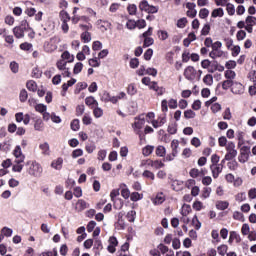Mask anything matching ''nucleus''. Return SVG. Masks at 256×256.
<instances>
[{"label":"nucleus","mask_w":256,"mask_h":256,"mask_svg":"<svg viewBox=\"0 0 256 256\" xmlns=\"http://www.w3.org/2000/svg\"><path fill=\"white\" fill-rule=\"evenodd\" d=\"M26 167H28L27 173L31 177H35L36 179H39V178L42 177V175H43V166H41L39 164V162H37L35 160L28 161V162H26Z\"/></svg>","instance_id":"1"},{"label":"nucleus","mask_w":256,"mask_h":256,"mask_svg":"<svg viewBox=\"0 0 256 256\" xmlns=\"http://www.w3.org/2000/svg\"><path fill=\"white\" fill-rule=\"evenodd\" d=\"M136 121L134 124H132V129L134 130V133L139 136L140 141H143L145 138V135H143V132L141 129L145 126V117L143 115H140L138 118H135Z\"/></svg>","instance_id":"2"},{"label":"nucleus","mask_w":256,"mask_h":256,"mask_svg":"<svg viewBox=\"0 0 256 256\" xmlns=\"http://www.w3.org/2000/svg\"><path fill=\"white\" fill-rule=\"evenodd\" d=\"M27 29H29V22H27V20H22L19 26L13 28V33L16 39H23Z\"/></svg>","instance_id":"3"},{"label":"nucleus","mask_w":256,"mask_h":256,"mask_svg":"<svg viewBox=\"0 0 256 256\" xmlns=\"http://www.w3.org/2000/svg\"><path fill=\"white\" fill-rule=\"evenodd\" d=\"M225 159L228 161H233L237 157V149H235V144L233 142H228L226 145Z\"/></svg>","instance_id":"4"},{"label":"nucleus","mask_w":256,"mask_h":256,"mask_svg":"<svg viewBox=\"0 0 256 256\" xmlns=\"http://www.w3.org/2000/svg\"><path fill=\"white\" fill-rule=\"evenodd\" d=\"M249 155H251V147L243 146L240 149V155L238 156V161L240 163H247V161H249Z\"/></svg>","instance_id":"5"},{"label":"nucleus","mask_w":256,"mask_h":256,"mask_svg":"<svg viewBox=\"0 0 256 256\" xmlns=\"http://www.w3.org/2000/svg\"><path fill=\"white\" fill-rule=\"evenodd\" d=\"M196 75H197V70H195L193 66H188L184 70V77H186L188 81H195Z\"/></svg>","instance_id":"6"},{"label":"nucleus","mask_w":256,"mask_h":256,"mask_svg":"<svg viewBox=\"0 0 256 256\" xmlns=\"http://www.w3.org/2000/svg\"><path fill=\"white\" fill-rule=\"evenodd\" d=\"M245 29L248 33H253V27L256 25V17L254 16H247L245 19Z\"/></svg>","instance_id":"7"},{"label":"nucleus","mask_w":256,"mask_h":256,"mask_svg":"<svg viewBox=\"0 0 256 256\" xmlns=\"http://www.w3.org/2000/svg\"><path fill=\"white\" fill-rule=\"evenodd\" d=\"M13 155L16 158L15 163H23L25 161V155H23V151H21V146H16Z\"/></svg>","instance_id":"8"},{"label":"nucleus","mask_w":256,"mask_h":256,"mask_svg":"<svg viewBox=\"0 0 256 256\" xmlns=\"http://www.w3.org/2000/svg\"><path fill=\"white\" fill-rule=\"evenodd\" d=\"M210 171L212 173V177L217 179L221 173H223V165H210Z\"/></svg>","instance_id":"9"},{"label":"nucleus","mask_w":256,"mask_h":256,"mask_svg":"<svg viewBox=\"0 0 256 256\" xmlns=\"http://www.w3.org/2000/svg\"><path fill=\"white\" fill-rule=\"evenodd\" d=\"M167 123V116L163 114L157 120L152 121V126L154 129H158V127H163Z\"/></svg>","instance_id":"10"},{"label":"nucleus","mask_w":256,"mask_h":256,"mask_svg":"<svg viewBox=\"0 0 256 256\" xmlns=\"http://www.w3.org/2000/svg\"><path fill=\"white\" fill-rule=\"evenodd\" d=\"M231 91L234 93V95H241V93H243V84L234 81Z\"/></svg>","instance_id":"11"},{"label":"nucleus","mask_w":256,"mask_h":256,"mask_svg":"<svg viewBox=\"0 0 256 256\" xmlns=\"http://www.w3.org/2000/svg\"><path fill=\"white\" fill-rule=\"evenodd\" d=\"M51 167L56 171H61V169H63V158L59 157L56 160H53L51 163Z\"/></svg>","instance_id":"12"},{"label":"nucleus","mask_w":256,"mask_h":256,"mask_svg":"<svg viewBox=\"0 0 256 256\" xmlns=\"http://www.w3.org/2000/svg\"><path fill=\"white\" fill-rule=\"evenodd\" d=\"M233 241H236V243H241V236L236 231H231L228 243L231 245Z\"/></svg>","instance_id":"13"},{"label":"nucleus","mask_w":256,"mask_h":256,"mask_svg":"<svg viewBox=\"0 0 256 256\" xmlns=\"http://www.w3.org/2000/svg\"><path fill=\"white\" fill-rule=\"evenodd\" d=\"M62 60L65 61L67 63H73V61H75V56L71 55V53H69V51H64L61 55Z\"/></svg>","instance_id":"14"},{"label":"nucleus","mask_w":256,"mask_h":256,"mask_svg":"<svg viewBox=\"0 0 256 256\" xmlns=\"http://www.w3.org/2000/svg\"><path fill=\"white\" fill-rule=\"evenodd\" d=\"M59 17L62 23H69V21H71V16H69V13L65 10L60 11Z\"/></svg>","instance_id":"15"},{"label":"nucleus","mask_w":256,"mask_h":256,"mask_svg":"<svg viewBox=\"0 0 256 256\" xmlns=\"http://www.w3.org/2000/svg\"><path fill=\"white\" fill-rule=\"evenodd\" d=\"M93 57L94 58L89 59L88 65H90V67H101V61H99V58L95 56V53H93Z\"/></svg>","instance_id":"16"},{"label":"nucleus","mask_w":256,"mask_h":256,"mask_svg":"<svg viewBox=\"0 0 256 256\" xmlns=\"http://www.w3.org/2000/svg\"><path fill=\"white\" fill-rule=\"evenodd\" d=\"M85 104L88 105V107H98L99 102H97V100H95V97L90 96V97H86L85 99Z\"/></svg>","instance_id":"17"},{"label":"nucleus","mask_w":256,"mask_h":256,"mask_svg":"<svg viewBox=\"0 0 256 256\" xmlns=\"http://www.w3.org/2000/svg\"><path fill=\"white\" fill-rule=\"evenodd\" d=\"M165 202V196H163V193L157 194L156 197L152 200V203L154 205H161Z\"/></svg>","instance_id":"18"},{"label":"nucleus","mask_w":256,"mask_h":256,"mask_svg":"<svg viewBox=\"0 0 256 256\" xmlns=\"http://www.w3.org/2000/svg\"><path fill=\"white\" fill-rule=\"evenodd\" d=\"M229 208V202L227 201H218L216 203V209H218L219 211H225V209Z\"/></svg>","instance_id":"19"},{"label":"nucleus","mask_w":256,"mask_h":256,"mask_svg":"<svg viewBox=\"0 0 256 256\" xmlns=\"http://www.w3.org/2000/svg\"><path fill=\"white\" fill-rule=\"evenodd\" d=\"M26 87L28 91H32L33 93H35V91H37V82L30 80L26 83Z\"/></svg>","instance_id":"20"},{"label":"nucleus","mask_w":256,"mask_h":256,"mask_svg":"<svg viewBox=\"0 0 256 256\" xmlns=\"http://www.w3.org/2000/svg\"><path fill=\"white\" fill-rule=\"evenodd\" d=\"M224 54V52L220 49V50H213L209 53V57H211V59H217L219 57H221Z\"/></svg>","instance_id":"21"},{"label":"nucleus","mask_w":256,"mask_h":256,"mask_svg":"<svg viewBox=\"0 0 256 256\" xmlns=\"http://www.w3.org/2000/svg\"><path fill=\"white\" fill-rule=\"evenodd\" d=\"M151 5H149V2L147 0H142L140 3H139V9L140 11H145V13H147V11H149V7Z\"/></svg>","instance_id":"22"},{"label":"nucleus","mask_w":256,"mask_h":256,"mask_svg":"<svg viewBox=\"0 0 256 256\" xmlns=\"http://www.w3.org/2000/svg\"><path fill=\"white\" fill-rule=\"evenodd\" d=\"M224 77L227 80L233 81V79H235V77H237V74L233 70H226L224 73Z\"/></svg>","instance_id":"23"},{"label":"nucleus","mask_w":256,"mask_h":256,"mask_svg":"<svg viewBox=\"0 0 256 256\" xmlns=\"http://www.w3.org/2000/svg\"><path fill=\"white\" fill-rule=\"evenodd\" d=\"M224 15H225V12L223 11V8L214 9L211 13V16L214 18L223 17Z\"/></svg>","instance_id":"24"},{"label":"nucleus","mask_w":256,"mask_h":256,"mask_svg":"<svg viewBox=\"0 0 256 256\" xmlns=\"http://www.w3.org/2000/svg\"><path fill=\"white\" fill-rule=\"evenodd\" d=\"M189 213H191V205L189 204H184L182 206V210H181V215L183 217H187V215H189Z\"/></svg>","instance_id":"25"},{"label":"nucleus","mask_w":256,"mask_h":256,"mask_svg":"<svg viewBox=\"0 0 256 256\" xmlns=\"http://www.w3.org/2000/svg\"><path fill=\"white\" fill-rule=\"evenodd\" d=\"M228 249H229V246H227L225 244H222V245L218 246V248H217L218 253L221 256H225L227 254Z\"/></svg>","instance_id":"26"},{"label":"nucleus","mask_w":256,"mask_h":256,"mask_svg":"<svg viewBox=\"0 0 256 256\" xmlns=\"http://www.w3.org/2000/svg\"><path fill=\"white\" fill-rule=\"evenodd\" d=\"M154 149L155 148L151 145H148V146L144 147L143 150H142V153H143L144 157H149V155H151V153H153Z\"/></svg>","instance_id":"27"},{"label":"nucleus","mask_w":256,"mask_h":256,"mask_svg":"<svg viewBox=\"0 0 256 256\" xmlns=\"http://www.w3.org/2000/svg\"><path fill=\"white\" fill-rule=\"evenodd\" d=\"M142 177H144L145 179H150L151 181H155V174L149 170H145L142 173Z\"/></svg>","instance_id":"28"},{"label":"nucleus","mask_w":256,"mask_h":256,"mask_svg":"<svg viewBox=\"0 0 256 256\" xmlns=\"http://www.w3.org/2000/svg\"><path fill=\"white\" fill-rule=\"evenodd\" d=\"M39 149H41L42 155H49V143L40 144Z\"/></svg>","instance_id":"29"},{"label":"nucleus","mask_w":256,"mask_h":256,"mask_svg":"<svg viewBox=\"0 0 256 256\" xmlns=\"http://www.w3.org/2000/svg\"><path fill=\"white\" fill-rule=\"evenodd\" d=\"M56 67H57V69H59V71H65V69H67V61L59 60L56 63Z\"/></svg>","instance_id":"30"},{"label":"nucleus","mask_w":256,"mask_h":256,"mask_svg":"<svg viewBox=\"0 0 256 256\" xmlns=\"http://www.w3.org/2000/svg\"><path fill=\"white\" fill-rule=\"evenodd\" d=\"M227 167L228 169H230V171H237V167H239V163H237V160H232L227 163Z\"/></svg>","instance_id":"31"},{"label":"nucleus","mask_w":256,"mask_h":256,"mask_svg":"<svg viewBox=\"0 0 256 256\" xmlns=\"http://www.w3.org/2000/svg\"><path fill=\"white\" fill-rule=\"evenodd\" d=\"M77 205H78L80 211H85V209H89V205L83 199L78 200Z\"/></svg>","instance_id":"32"},{"label":"nucleus","mask_w":256,"mask_h":256,"mask_svg":"<svg viewBox=\"0 0 256 256\" xmlns=\"http://www.w3.org/2000/svg\"><path fill=\"white\" fill-rule=\"evenodd\" d=\"M166 153H167V150L164 148V146H158L156 148L157 157H165Z\"/></svg>","instance_id":"33"},{"label":"nucleus","mask_w":256,"mask_h":256,"mask_svg":"<svg viewBox=\"0 0 256 256\" xmlns=\"http://www.w3.org/2000/svg\"><path fill=\"white\" fill-rule=\"evenodd\" d=\"M81 39L84 43H90L91 42V33L88 31H85L81 34Z\"/></svg>","instance_id":"34"},{"label":"nucleus","mask_w":256,"mask_h":256,"mask_svg":"<svg viewBox=\"0 0 256 256\" xmlns=\"http://www.w3.org/2000/svg\"><path fill=\"white\" fill-rule=\"evenodd\" d=\"M233 80H225L222 82V89H224V91H227L228 89H231V87H233Z\"/></svg>","instance_id":"35"},{"label":"nucleus","mask_w":256,"mask_h":256,"mask_svg":"<svg viewBox=\"0 0 256 256\" xmlns=\"http://www.w3.org/2000/svg\"><path fill=\"white\" fill-rule=\"evenodd\" d=\"M155 43V40L151 37H144V43H143V47L147 48V47H151V45H153Z\"/></svg>","instance_id":"36"},{"label":"nucleus","mask_w":256,"mask_h":256,"mask_svg":"<svg viewBox=\"0 0 256 256\" xmlns=\"http://www.w3.org/2000/svg\"><path fill=\"white\" fill-rule=\"evenodd\" d=\"M127 93L128 95H131V97H133V95H137V88L135 87V84L128 85Z\"/></svg>","instance_id":"37"},{"label":"nucleus","mask_w":256,"mask_h":256,"mask_svg":"<svg viewBox=\"0 0 256 256\" xmlns=\"http://www.w3.org/2000/svg\"><path fill=\"white\" fill-rule=\"evenodd\" d=\"M189 175L192 177V179H197V177L201 176V171L199 169L192 168L189 172Z\"/></svg>","instance_id":"38"},{"label":"nucleus","mask_w":256,"mask_h":256,"mask_svg":"<svg viewBox=\"0 0 256 256\" xmlns=\"http://www.w3.org/2000/svg\"><path fill=\"white\" fill-rule=\"evenodd\" d=\"M81 71H83V63L78 62L74 66L73 73H74V75H79V73H81Z\"/></svg>","instance_id":"39"},{"label":"nucleus","mask_w":256,"mask_h":256,"mask_svg":"<svg viewBox=\"0 0 256 256\" xmlns=\"http://www.w3.org/2000/svg\"><path fill=\"white\" fill-rule=\"evenodd\" d=\"M1 233L4 237H11V235H13V229L9 227H3Z\"/></svg>","instance_id":"40"},{"label":"nucleus","mask_w":256,"mask_h":256,"mask_svg":"<svg viewBox=\"0 0 256 256\" xmlns=\"http://www.w3.org/2000/svg\"><path fill=\"white\" fill-rule=\"evenodd\" d=\"M135 215H137V212H135V210H131L127 213L126 218L128 219L129 223L135 222Z\"/></svg>","instance_id":"41"},{"label":"nucleus","mask_w":256,"mask_h":256,"mask_svg":"<svg viewBox=\"0 0 256 256\" xmlns=\"http://www.w3.org/2000/svg\"><path fill=\"white\" fill-rule=\"evenodd\" d=\"M21 163L23 162H16V164L13 165L12 171H14V173H21V171H23V164Z\"/></svg>","instance_id":"42"},{"label":"nucleus","mask_w":256,"mask_h":256,"mask_svg":"<svg viewBox=\"0 0 256 256\" xmlns=\"http://www.w3.org/2000/svg\"><path fill=\"white\" fill-rule=\"evenodd\" d=\"M127 11L129 15H137V5L129 4L127 7Z\"/></svg>","instance_id":"43"},{"label":"nucleus","mask_w":256,"mask_h":256,"mask_svg":"<svg viewBox=\"0 0 256 256\" xmlns=\"http://www.w3.org/2000/svg\"><path fill=\"white\" fill-rule=\"evenodd\" d=\"M197 114H195V111L189 109L184 112L185 119H195Z\"/></svg>","instance_id":"44"},{"label":"nucleus","mask_w":256,"mask_h":256,"mask_svg":"<svg viewBox=\"0 0 256 256\" xmlns=\"http://www.w3.org/2000/svg\"><path fill=\"white\" fill-rule=\"evenodd\" d=\"M203 83L208 86L213 85V75L207 74L206 76H204Z\"/></svg>","instance_id":"45"},{"label":"nucleus","mask_w":256,"mask_h":256,"mask_svg":"<svg viewBox=\"0 0 256 256\" xmlns=\"http://www.w3.org/2000/svg\"><path fill=\"white\" fill-rule=\"evenodd\" d=\"M34 109H35V111H37V113L43 114L45 111H47V105L37 104V105H35Z\"/></svg>","instance_id":"46"},{"label":"nucleus","mask_w":256,"mask_h":256,"mask_svg":"<svg viewBox=\"0 0 256 256\" xmlns=\"http://www.w3.org/2000/svg\"><path fill=\"white\" fill-rule=\"evenodd\" d=\"M29 97V94L27 93V90L23 89L20 91L19 99L21 103H25L27 101V98Z\"/></svg>","instance_id":"47"},{"label":"nucleus","mask_w":256,"mask_h":256,"mask_svg":"<svg viewBox=\"0 0 256 256\" xmlns=\"http://www.w3.org/2000/svg\"><path fill=\"white\" fill-rule=\"evenodd\" d=\"M199 17H200V19H207L209 17V9L202 8L199 11Z\"/></svg>","instance_id":"48"},{"label":"nucleus","mask_w":256,"mask_h":256,"mask_svg":"<svg viewBox=\"0 0 256 256\" xmlns=\"http://www.w3.org/2000/svg\"><path fill=\"white\" fill-rule=\"evenodd\" d=\"M130 199L131 201L137 202L141 201V199H143V196H141L139 192H133L132 194H130Z\"/></svg>","instance_id":"49"},{"label":"nucleus","mask_w":256,"mask_h":256,"mask_svg":"<svg viewBox=\"0 0 256 256\" xmlns=\"http://www.w3.org/2000/svg\"><path fill=\"white\" fill-rule=\"evenodd\" d=\"M93 51H101L103 49V43L101 41H94L92 44Z\"/></svg>","instance_id":"50"},{"label":"nucleus","mask_w":256,"mask_h":256,"mask_svg":"<svg viewBox=\"0 0 256 256\" xmlns=\"http://www.w3.org/2000/svg\"><path fill=\"white\" fill-rule=\"evenodd\" d=\"M226 11H227L228 15H235V5H233L231 3H227Z\"/></svg>","instance_id":"51"},{"label":"nucleus","mask_w":256,"mask_h":256,"mask_svg":"<svg viewBox=\"0 0 256 256\" xmlns=\"http://www.w3.org/2000/svg\"><path fill=\"white\" fill-rule=\"evenodd\" d=\"M126 27L130 31H133V29H135L137 27V21H135V20H128L127 23H126Z\"/></svg>","instance_id":"52"},{"label":"nucleus","mask_w":256,"mask_h":256,"mask_svg":"<svg viewBox=\"0 0 256 256\" xmlns=\"http://www.w3.org/2000/svg\"><path fill=\"white\" fill-rule=\"evenodd\" d=\"M186 25H187V18H180L177 21V27L179 29H185Z\"/></svg>","instance_id":"53"},{"label":"nucleus","mask_w":256,"mask_h":256,"mask_svg":"<svg viewBox=\"0 0 256 256\" xmlns=\"http://www.w3.org/2000/svg\"><path fill=\"white\" fill-rule=\"evenodd\" d=\"M77 157H83V149L78 148V149L73 150L72 158L77 159Z\"/></svg>","instance_id":"54"},{"label":"nucleus","mask_w":256,"mask_h":256,"mask_svg":"<svg viewBox=\"0 0 256 256\" xmlns=\"http://www.w3.org/2000/svg\"><path fill=\"white\" fill-rule=\"evenodd\" d=\"M41 75H43V72H41L39 68H33L32 77H34V79H41Z\"/></svg>","instance_id":"55"},{"label":"nucleus","mask_w":256,"mask_h":256,"mask_svg":"<svg viewBox=\"0 0 256 256\" xmlns=\"http://www.w3.org/2000/svg\"><path fill=\"white\" fill-rule=\"evenodd\" d=\"M242 235H249L251 233V228L249 227V224H243L241 228Z\"/></svg>","instance_id":"56"},{"label":"nucleus","mask_w":256,"mask_h":256,"mask_svg":"<svg viewBox=\"0 0 256 256\" xmlns=\"http://www.w3.org/2000/svg\"><path fill=\"white\" fill-rule=\"evenodd\" d=\"M93 113H94V117H96V119L103 117V109H101L99 107L94 108Z\"/></svg>","instance_id":"57"},{"label":"nucleus","mask_w":256,"mask_h":256,"mask_svg":"<svg viewBox=\"0 0 256 256\" xmlns=\"http://www.w3.org/2000/svg\"><path fill=\"white\" fill-rule=\"evenodd\" d=\"M225 67L228 70L235 69V67H237V62H235V60L227 61Z\"/></svg>","instance_id":"58"},{"label":"nucleus","mask_w":256,"mask_h":256,"mask_svg":"<svg viewBox=\"0 0 256 256\" xmlns=\"http://www.w3.org/2000/svg\"><path fill=\"white\" fill-rule=\"evenodd\" d=\"M151 57H153V49L149 48L144 53V59H145V61H151Z\"/></svg>","instance_id":"59"},{"label":"nucleus","mask_w":256,"mask_h":256,"mask_svg":"<svg viewBox=\"0 0 256 256\" xmlns=\"http://www.w3.org/2000/svg\"><path fill=\"white\" fill-rule=\"evenodd\" d=\"M130 67H131V69H137V67H139V59L138 58H132L130 60Z\"/></svg>","instance_id":"60"},{"label":"nucleus","mask_w":256,"mask_h":256,"mask_svg":"<svg viewBox=\"0 0 256 256\" xmlns=\"http://www.w3.org/2000/svg\"><path fill=\"white\" fill-rule=\"evenodd\" d=\"M121 196L124 198V199H129L131 197V192L127 189V188H123L121 190Z\"/></svg>","instance_id":"61"},{"label":"nucleus","mask_w":256,"mask_h":256,"mask_svg":"<svg viewBox=\"0 0 256 256\" xmlns=\"http://www.w3.org/2000/svg\"><path fill=\"white\" fill-rule=\"evenodd\" d=\"M35 131H43V121L37 120L34 124Z\"/></svg>","instance_id":"62"},{"label":"nucleus","mask_w":256,"mask_h":256,"mask_svg":"<svg viewBox=\"0 0 256 256\" xmlns=\"http://www.w3.org/2000/svg\"><path fill=\"white\" fill-rule=\"evenodd\" d=\"M72 131H79V119H75L71 122Z\"/></svg>","instance_id":"63"},{"label":"nucleus","mask_w":256,"mask_h":256,"mask_svg":"<svg viewBox=\"0 0 256 256\" xmlns=\"http://www.w3.org/2000/svg\"><path fill=\"white\" fill-rule=\"evenodd\" d=\"M41 256H59L57 253V249H53V251H47V252H42Z\"/></svg>","instance_id":"64"}]
</instances>
